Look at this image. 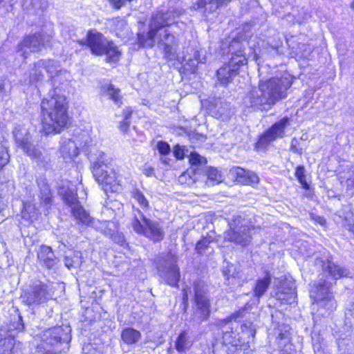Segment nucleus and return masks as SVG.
<instances>
[{"mask_svg":"<svg viewBox=\"0 0 354 354\" xmlns=\"http://www.w3.org/2000/svg\"><path fill=\"white\" fill-rule=\"evenodd\" d=\"M42 125L46 134L60 133L68 121V103L65 96L53 95L45 98L41 104Z\"/></svg>","mask_w":354,"mask_h":354,"instance_id":"1","label":"nucleus"},{"mask_svg":"<svg viewBox=\"0 0 354 354\" xmlns=\"http://www.w3.org/2000/svg\"><path fill=\"white\" fill-rule=\"evenodd\" d=\"M246 41L239 38L233 39L229 45L228 53L231 57L227 64L216 71L218 82L223 86H227L239 73V68L248 63L244 52Z\"/></svg>","mask_w":354,"mask_h":354,"instance_id":"2","label":"nucleus"},{"mask_svg":"<svg viewBox=\"0 0 354 354\" xmlns=\"http://www.w3.org/2000/svg\"><path fill=\"white\" fill-rule=\"evenodd\" d=\"M80 147L87 152L88 158L93 164V176L98 183L106 186L116 184L115 174L110 166V158L103 151L95 148L88 151L89 145L86 141Z\"/></svg>","mask_w":354,"mask_h":354,"instance_id":"3","label":"nucleus"},{"mask_svg":"<svg viewBox=\"0 0 354 354\" xmlns=\"http://www.w3.org/2000/svg\"><path fill=\"white\" fill-rule=\"evenodd\" d=\"M131 227L136 233L144 236L153 243L160 242L165 238L162 221L158 218H147L139 209L134 213Z\"/></svg>","mask_w":354,"mask_h":354,"instance_id":"4","label":"nucleus"},{"mask_svg":"<svg viewBox=\"0 0 354 354\" xmlns=\"http://www.w3.org/2000/svg\"><path fill=\"white\" fill-rule=\"evenodd\" d=\"M330 283L326 281H320L314 283L310 296L313 300V309H317V313L322 317H327L333 313L337 307V303L330 291Z\"/></svg>","mask_w":354,"mask_h":354,"instance_id":"5","label":"nucleus"},{"mask_svg":"<svg viewBox=\"0 0 354 354\" xmlns=\"http://www.w3.org/2000/svg\"><path fill=\"white\" fill-rule=\"evenodd\" d=\"M183 13L180 8H175L166 12L162 11L154 14L149 24V30L147 35L139 34L138 41L143 47H153L155 44L154 38L158 31L165 26L176 23V19Z\"/></svg>","mask_w":354,"mask_h":354,"instance_id":"6","label":"nucleus"},{"mask_svg":"<svg viewBox=\"0 0 354 354\" xmlns=\"http://www.w3.org/2000/svg\"><path fill=\"white\" fill-rule=\"evenodd\" d=\"M292 84V77L289 75L271 77L259 82V86L272 106L277 102L287 96V91Z\"/></svg>","mask_w":354,"mask_h":354,"instance_id":"7","label":"nucleus"},{"mask_svg":"<svg viewBox=\"0 0 354 354\" xmlns=\"http://www.w3.org/2000/svg\"><path fill=\"white\" fill-rule=\"evenodd\" d=\"M177 260V256L171 251L159 255L156 259V268L160 278L172 287H178L180 277Z\"/></svg>","mask_w":354,"mask_h":354,"instance_id":"8","label":"nucleus"},{"mask_svg":"<svg viewBox=\"0 0 354 354\" xmlns=\"http://www.w3.org/2000/svg\"><path fill=\"white\" fill-rule=\"evenodd\" d=\"M195 308L192 321L199 325L207 321L210 315V301L207 295V285L203 281H196L194 283Z\"/></svg>","mask_w":354,"mask_h":354,"instance_id":"9","label":"nucleus"},{"mask_svg":"<svg viewBox=\"0 0 354 354\" xmlns=\"http://www.w3.org/2000/svg\"><path fill=\"white\" fill-rule=\"evenodd\" d=\"M49 286L40 281H36L22 290L21 302L30 309H35L52 298Z\"/></svg>","mask_w":354,"mask_h":354,"instance_id":"10","label":"nucleus"},{"mask_svg":"<svg viewBox=\"0 0 354 354\" xmlns=\"http://www.w3.org/2000/svg\"><path fill=\"white\" fill-rule=\"evenodd\" d=\"M70 332L69 328L66 327L64 329L61 326L45 330L41 337L42 345L40 348H37L34 354H58L60 351L59 349L55 348L51 351L45 348V346H57L58 344H62L67 346L71 339Z\"/></svg>","mask_w":354,"mask_h":354,"instance_id":"11","label":"nucleus"},{"mask_svg":"<svg viewBox=\"0 0 354 354\" xmlns=\"http://www.w3.org/2000/svg\"><path fill=\"white\" fill-rule=\"evenodd\" d=\"M230 229L225 232V239L242 246L248 245L251 241L250 227L244 219L237 216L230 223Z\"/></svg>","mask_w":354,"mask_h":354,"instance_id":"12","label":"nucleus"},{"mask_svg":"<svg viewBox=\"0 0 354 354\" xmlns=\"http://www.w3.org/2000/svg\"><path fill=\"white\" fill-rule=\"evenodd\" d=\"M13 136L17 146L22 149L26 154L32 158H39L41 155V151L30 142V134L28 130L21 126H17L13 131Z\"/></svg>","mask_w":354,"mask_h":354,"instance_id":"13","label":"nucleus"},{"mask_svg":"<svg viewBox=\"0 0 354 354\" xmlns=\"http://www.w3.org/2000/svg\"><path fill=\"white\" fill-rule=\"evenodd\" d=\"M66 203L71 207V213L78 222L88 225L93 223V218L84 209L77 200V194L72 190L66 192L64 194Z\"/></svg>","mask_w":354,"mask_h":354,"instance_id":"14","label":"nucleus"},{"mask_svg":"<svg viewBox=\"0 0 354 354\" xmlns=\"http://www.w3.org/2000/svg\"><path fill=\"white\" fill-rule=\"evenodd\" d=\"M243 104L245 107L258 110H268L271 106L259 86L252 88L243 98Z\"/></svg>","mask_w":354,"mask_h":354,"instance_id":"15","label":"nucleus"},{"mask_svg":"<svg viewBox=\"0 0 354 354\" xmlns=\"http://www.w3.org/2000/svg\"><path fill=\"white\" fill-rule=\"evenodd\" d=\"M288 123V118H284L274 123L259 139L258 145L261 147L269 145L278 138H282L284 135V129Z\"/></svg>","mask_w":354,"mask_h":354,"instance_id":"16","label":"nucleus"},{"mask_svg":"<svg viewBox=\"0 0 354 354\" xmlns=\"http://www.w3.org/2000/svg\"><path fill=\"white\" fill-rule=\"evenodd\" d=\"M44 36L41 34H35L26 37L24 41L18 46V52L21 55L26 58L29 53L40 50L41 46L45 45Z\"/></svg>","mask_w":354,"mask_h":354,"instance_id":"17","label":"nucleus"},{"mask_svg":"<svg viewBox=\"0 0 354 354\" xmlns=\"http://www.w3.org/2000/svg\"><path fill=\"white\" fill-rule=\"evenodd\" d=\"M108 42L101 33L96 31H90L87 35V45L94 55H104Z\"/></svg>","mask_w":354,"mask_h":354,"instance_id":"18","label":"nucleus"},{"mask_svg":"<svg viewBox=\"0 0 354 354\" xmlns=\"http://www.w3.org/2000/svg\"><path fill=\"white\" fill-rule=\"evenodd\" d=\"M230 174L236 182L243 185H252L257 184L259 181V178L256 173L241 167L232 168L230 170Z\"/></svg>","mask_w":354,"mask_h":354,"instance_id":"19","label":"nucleus"},{"mask_svg":"<svg viewBox=\"0 0 354 354\" xmlns=\"http://www.w3.org/2000/svg\"><path fill=\"white\" fill-rule=\"evenodd\" d=\"M13 319L14 321H11L10 329L8 331L3 329L0 330V342L3 341V343L1 344V345H5L6 342L11 344V337L13 336L11 330H17L20 331L24 328L22 316L18 313V310H15V313L13 315Z\"/></svg>","mask_w":354,"mask_h":354,"instance_id":"20","label":"nucleus"},{"mask_svg":"<svg viewBox=\"0 0 354 354\" xmlns=\"http://www.w3.org/2000/svg\"><path fill=\"white\" fill-rule=\"evenodd\" d=\"M322 268L325 274L333 279H338L342 277H348L350 276L351 272L348 269L344 267H341L335 264L332 261L327 259V261L322 262Z\"/></svg>","mask_w":354,"mask_h":354,"instance_id":"21","label":"nucleus"},{"mask_svg":"<svg viewBox=\"0 0 354 354\" xmlns=\"http://www.w3.org/2000/svg\"><path fill=\"white\" fill-rule=\"evenodd\" d=\"M37 259L40 263L50 269L57 262L52 248L50 246L42 245L37 252Z\"/></svg>","mask_w":354,"mask_h":354,"instance_id":"22","label":"nucleus"},{"mask_svg":"<svg viewBox=\"0 0 354 354\" xmlns=\"http://www.w3.org/2000/svg\"><path fill=\"white\" fill-rule=\"evenodd\" d=\"M275 297L282 304H292L295 302L296 292L293 284L284 283L275 293Z\"/></svg>","mask_w":354,"mask_h":354,"instance_id":"23","label":"nucleus"},{"mask_svg":"<svg viewBox=\"0 0 354 354\" xmlns=\"http://www.w3.org/2000/svg\"><path fill=\"white\" fill-rule=\"evenodd\" d=\"M48 3L46 0H22V8L30 15H40L46 10Z\"/></svg>","mask_w":354,"mask_h":354,"instance_id":"24","label":"nucleus"},{"mask_svg":"<svg viewBox=\"0 0 354 354\" xmlns=\"http://www.w3.org/2000/svg\"><path fill=\"white\" fill-rule=\"evenodd\" d=\"M241 312L239 311L231 316L223 319H218L214 322V325L221 330L223 335H225L226 331L232 333L233 330L237 329L238 324L236 322H232V319H236L241 316Z\"/></svg>","mask_w":354,"mask_h":354,"instance_id":"25","label":"nucleus"},{"mask_svg":"<svg viewBox=\"0 0 354 354\" xmlns=\"http://www.w3.org/2000/svg\"><path fill=\"white\" fill-rule=\"evenodd\" d=\"M336 342L337 354H354V340L350 335L341 334Z\"/></svg>","mask_w":354,"mask_h":354,"instance_id":"26","label":"nucleus"},{"mask_svg":"<svg viewBox=\"0 0 354 354\" xmlns=\"http://www.w3.org/2000/svg\"><path fill=\"white\" fill-rule=\"evenodd\" d=\"M60 153L64 159H72L79 153V147L71 139H62L61 141Z\"/></svg>","mask_w":354,"mask_h":354,"instance_id":"27","label":"nucleus"},{"mask_svg":"<svg viewBox=\"0 0 354 354\" xmlns=\"http://www.w3.org/2000/svg\"><path fill=\"white\" fill-rule=\"evenodd\" d=\"M37 185L39 189V198L41 204L48 206L52 201V194L50 187L45 178H41L37 180Z\"/></svg>","mask_w":354,"mask_h":354,"instance_id":"28","label":"nucleus"},{"mask_svg":"<svg viewBox=\"0 0 354 354\" xmlns=\"http://www.w3.org/2000/svg\"><path fill=\"white\" fill-rule=\"evenodd\" d=\"M141 337L140 332L132 327H127L121 333V339L127 345L137 344L140 340Z\"/></svg>","mask_w":354,"mask_h":354,"instance_id":"29","label":"nucleus"},{"mask_svg":"<svg viewBox=\"0 0 354 354\" xmlns=\"http://www.w3.org/2000/svg\"><path fill=\"white\" fill-rule=\"evenodd\" d=\"M271 275L270 273L257 280L255 286L254 288V295L257 298L261 297L267 291L271 283Z\"/></svg>","mask_w":354,"mask_h":354,"instance_id":"30","label":"nucleus"},{"mask_svg":"<svg viewBox=\"0 0 354 354\" xmlns=\"http://www.w3.org/2000/svg\"><path fill=\"white\" fill-rule=\"evenodd\" d=\"M88 226H94L96 229L100 230L103 234L109 237H113L115 228V225L114 222L107 221H95L94 219L93 220V223L88 225Z\"/></svg>","mask_w":354,"mask_h":354,"instance_id":"31","label":"nucleus"},{"mask_svg":"<svg viewBox=\"0 0 354 354\" xmlns=\"http://www.w3.org/2000/svg\"><path fill=\"white\" fill-rule=\"evenodd\" d=\"M231 1L232 0H198L197 8L198 9L204 8L205 12H212L215 11L218 7Z\"/></svg>","mask_w":354,"mask_h":354,"instance_id":"32","label":"nucleus"},{"mask_svg":"<svg viewBox=\"0 0 354 354\" xmlns=\"http://www.w3.org/2000/svg\"><path fill=\"white\" fill-rule=\"evenodd\" d=\"M192 346V342L189 341L188 333L187 331H182L178 336L176 342L175 348L178 352H185L189 349Z\"/></svg>","mask_w":354,"mask_h":354,"instance_id":"33","label":"nucleus"},{"mask_svg":"<svg viewBox=\"0 0 354 354\" xmlns=\"http://www.w3.org/2000/svg\"><path fill=\"white\" fill-rule=\"evenodd\" d=\"M104 54L106 55V59L109 62H116L121 55L118 47L112 41L106 44Z\"/></svg>","mask_w":354,"mask_h":354,"instance_id":"34","label":"nucleus"},{"mask_svg":"<svg viewBox=\"0 0 354 354\" xmlns=\"http://www.w3.org/2000/svg\"><path fill=\"white\" fill-rule=\"evenodd\" d=\"M37 66L39 68H44V71L47 73L50 77L56 75L59 72L57 63L53 60H39L37 62Z\"/></svg>","mask_w":354,"mask_h":354,"instance_id":"35","label":"nucleus"},{"mask_svg":"<svg viewBox=\"0 0 354 354\" xmlns=\"http://www.w3.org/2000/svg\"><path fill=\"white\" fill-rule=\"evenodd\" d=\"M82 253L78 251L73 252L71 255L66 256L64 259L65 266L68 268H76L81 266Z\"/></svg>","mask_w":354,"mask_h":354,"instance_id":"36","label":"nucleus"},{"mask_svg":"<svg viewBox=\"0 0 354 354\" xmlns=\"http://www.w3.org/2000/svg\"><path fill=\"white\" fill-rule=\"evenodd\" d=\"M133 110L131 107H127L123 111V120L120 122V129L123 133H127L131 124V118Z\"/></svg>","mask_w":354,"mask_h":354,"instance_id":"37","label":"nucleus"},{"mask_svg":"<svg viewBox=\"0 0 354 354\" xmlns=\"http://www.w3.org/2000/svg\"><path fill=\"white\" fill-rule=\"evenodd\" d=\"M223 343L225 344H231L233 346H238L240 345L239 335L237 330L235 329L232 333L226 331L225 335L223 336Z\"/></svg>","mask_w":354,"mask_h":354,"instance_id":"38","label":"nucleus"},{"mask_svg":"<svg viewBox=\"0 0 354 354\" xmlns=\"http://www.w3.org/2000/svg\"><path fill=\"white\" fill-rule=\"evenodd\" d=\"M107 95L116 104L120 106L122 104L120 90L115 88L113 85L109 84L106 90Z\"/></svg>","mask_w":354,"mask_h":354,"instance_id":"39","label":"nucleus"},{"mask_svg":"<svg viewBox=\"0 0 354 354\" xmlns=\"http://www.w3.org/2000/svg\"><path fill=\"white\" fill-rule=\"evenodd\" d=\"M116 34L118 36L128 37L130 33V29L127 23L124 20H120L116 25Z\"/></svg>","mask_w":354,"mask_h":354,"instance_id":"40","label":"nucleus"},{"mask_svg":"<svg viewBox=\"0 0 354 354\" xmlns=\"http://www.w3.org/2000/svg\"><path fill=\"white\" fill-rule=\"evenodd\" d=\"M295 176L303 187L304 189H308V185L306 180L305 169L303 166H298L296 168Z\"/></svg>","mask_w":354,"mask_h":354,"instance_id":"41","label":"nucleus"},{"mask_svg":"<svg viewBox=\"0 0 354 354\" xmlns=\"http://www.w3.org/2000/svg\"><path fill=\"white\" fill-rule=\"evenodd\" d=\"M176 47H177V46L165 45L164 53H165V57L167 60L172 61V60H174L176 59V57H177Z\"/></svg>","mask_w":354,"mask_h":354,"instance_id":"42","label":"nucleus"},{"mask_svg":"<svg viewBox=\"0 0 354 354\" xmlns=\"http://www.w3.org/2000/svg\"><path fill=\"white\" fill-rule=\"evenodd\" d=\"M192 174H194L193 171H187L184 172L178 177V181L181 184H185L191 186L194 184L196 180L192 176Z\"/></svg>","mask_w":354,"mask_h":354,"instance_id":"43","label":"nucleus"},{"mask_svg":"<svg viewBox=\"0 0 354 354\" xmlns=\"http://www.w3.org/2000/svg\"><path fill=\"white\" fill-rule=\"evenodd\" d=\"M9 160L10 156L8 152V149L3 145H0V169L6 165Z\"/></svg>","mask_w":354,"mask_h":354,"instance_id":"44","label":"nucleus"},{"mask_svg":"<svg viewBox=\"0 0 354 354\" xmlns=\"http://www.w3.org/2000/svg\"><path fill=\"white\" fill-rule=\"evenodd\" d=\"M223 274L226 277L227 280L230 278H232L233 279L240 278L239 272H236V269L233 265L227 266L226 268L223 270Z\"/></svg>","mask_w":354,"mask_h":354,"instance_id":"45","label":"nucleus"},{"mask_svg":"<svg viewBox=\"0 0 354 354\" xmlns=\"http://www.w3.org/2000/svg\"><path fill=\"white\" fill-rule=\"evenodd\" d=\"M299 49L300 50L299 53L300 56L306 59H308L310 56L313 50V46L306 44H299Z\"/></svg>","mask_w":354,"mask_h":354,"instance_id":"46","label":"nucleus"},{"mask_svg":"<svg viewBox=\"0 0 354 354\" xmlns=\"http://www.w3.org/2000/svg\"><path fill=\"white\" fill-rule=\"evenodd\" d=\"M44 68H39V67H37V63H35L34 68L30 73V81L38 82L39 80H41L44 77Z\"/></svg>","mask_w":354,"mask_h":354,"instance_id":"47","label":"nucleus"},{"mask_svg":"<svg viewBox=\"0 0 354 354\" xmlns=\"http://www.w3.org/2000/svg\"><path fill=\"white\" fill-rule=\"evenodd\" d=\"M133 198L138 202V203L144 208L149 207V202L140 190H136L133 192Z\"/></svg>","mask_w":354,"mask_h":354,"instance_id":"48","label":"nucleus"},{"mask_svg":"<svg viewBox=\"0 0 354 354\" xmlns=\"http://www.w3.org/2000/svg\"><path fill=\"white\" fill-rule=\"evenodd\" d=\"M207 178L216 183H218L221 181V174L220 172L214 168H211L207 171Z\"/></svg>","mask_w":354,"mask_h":354,"instance_id":"49","label":"nucleus"},{"mask_svg":"<svg viewBox=\"0 0 354 354\" xmlns=\"http://www.w3.org/2000/svg\"><path fill=\"white\" fill-rule=\"evenodd\" d=\"M211 241L208 238H204L199 241L196 246V250L199 254H203L208 249Z\"/></svg>","mask_w":354,"mask_h":354,"instance_id":"50","label":"nucleus"},{"mask_svg":"<svg viewBox=\"0 0 354 354\" xmlns=\"http://www.w3.org/2000/svg\"><path fill=\"white\" fill-rule=\"evenodd\" d=\"M158 152L162 156H167L170 153L171 149L169 145L164 141H159L156 145Z\"/></svg>","mask_w":354,"mask_h":354,"instance_id":"51","label":"nucleus"},{"mask_svg":"<svg viewBox=\"0 0 354 354\" xmlns=\"http://www.w3.org/2000/svg\"><path fill=\"white\" fill-rule=\"evenodd\" d=\"M189 162L192 165L206 163V159L196 153H192L189 156Z\"/></svg>","mask_w":354,"mask_h":354,"instance_id":"52","label":"nucleus"},{"mask_svg":"<svg viewBox=\"0 0 354 354\" xmlns=\"http://www.w3.org/2000/svg\"><path fill=\"white\" fill-rule=\"evenodd\" d=\"M162 45L165 46V45H172V46H177L175 37L168 32H165L164 38L162 39Z\"/></svg>","mask_w":354,"mask_h":354,"instance_id":"53","label":"nucleus"},{"mask_svg":"<svg viewBox=\"0 0 354 354\" xmlns=\"http://www.w3.org/2000/svg\"><path fill=\"white\" fill-rule=\"evenodd\" d=\"M109 3L115 10H120L123 6L126 5L125 0H109Z\"/></svg>","mask_w":354,"mask_h":354,"instance_id":"54","label":"nucleus"},{"mask_svg":"<svg viewBox=\"0 0 354 354\" xmlns=\"http://www.w3.org/2000/svg\"><path fill=\"white\" fill-rule=\"evenodd\" d=\"M173 152H174L175 157L177 159H183L184 158V156H185L184 150L178 145L175 146V147L174 148Z\"/></svg>","mask_w":354,"mask_h":354,"instance_id":"55","label":"nucleus"},{"mask_svg":"<svg viewBox=\"0 0 354 354\" xmlns=\"http://www.w3.org/2000/svg\"><path fill=\"white\" fill-rule=\"evenodd\" d=\"M298 144V140L296 138H293L291 141L290 144V149L294 153L301 154L302 153V149L300 148H298L297 147V145Z\"/></svg>","mask_w":354,"mask_h":354,"instance_id":"56","label":"nucleus"},{"mask_svg":"<svg viewBox=\"0 0 354 354\" xmlns=\"http://www.w3.org/2000/svg\"><path fill=\"white\" fill-rule=\"evenodd\" d=\"M142 173L147 177L151 176L154 174V169L149 166H145L142 169Z\"/></svg>","mask_w":354,"mask_h":354,"instance_id":"57","label":"nucleus"},{"mask_svg":"<svg viewBox=\"0 0 354 354\" xmlns=\"http://www.w3.org/2000/svg\"><path fill=\"white\" fill-rule=\"evenodd\" d=\"M347 310V315H350L354 319V301L348 304Z\"/></svg>","mask_w":354,"mask_h":354,"instance_id":"58","label":"nucleus"},{"mask_svg":"<svg viewBox=\"0 0 354 354\" xmlns=\"http://www.w3.org/2000/svg\"><path fill=\"white\" fill-rule=\"evenodd\" d=\"M12 0H0V7H12Z\"/></svg>","mask_w":354,"mask_h":354,"instance_id":"59","label":"nucleus"},{"mask_svg":"<svg viewBox=\"0 0 354 354\" xmlns=\"http://www.w3.org/2000/svg\"><path fill=\"white\" fill-rule=\"evenodd\" d=\"M114 241L118 242L121 246H124L127 245L126 241L123 239V237L121 236H118V240L116 239V236L114 238Z\"/></svg>","mask_w":354,"mask_h":354,"instance_id":"60","label":"nucleus"},{"mask_svg":"<svg viewBox=\"0 0 354 354\" xmlns=\"http://www.w3.org/2000/svg\"><path fill=\"white\" fill-rule=\"evenodd\" d=\"M279 337L281 339H288V333H287V331L286 330L285 333H279Z\"/></svg>","mask_w":354,"mask_h":354,"instance_id":"61","label":"nucleus"},{"mask_svg":"<svg viewBox=\"0 0 354 354\" xmlns=\"http://www.w3.org/2000/svg\"><path fill=\"white\" fill-rule=\"evenodd\" d=\"M183 301H187L188 300V295H187V290L185 289H183Z\"/></svg>","mask_w":354,"mask_h":354,"instance_id":"62","label":"nucleus"},{"mask_svg":"<svg viewBox=\"0 0 354 354\" xmlns=\"http://www.w3.org/2000/svg\"><path fill=\"white\" fill-rule=\"evenodd\" d=\"M160 160L165 165H169V160H170L169 158H166V157L161 158Z\"/></svg>","mask_w":354,"mask_h":354,"instance_id":"63","label":"nucleus"},{"mask_svg":"<svg viewBox=\"0 0 354 354\" xmlns=\"http://www.w3.org/2000/svg\"><path fill=\"white\" fill-rule=\"evenodd\" d=\"M348 230L354 234V224H350L348 225Z\"/></svg>","mask_w":354,"mask_h":354,"instance_id":"64","label":"nucleus"}]
</instances>
